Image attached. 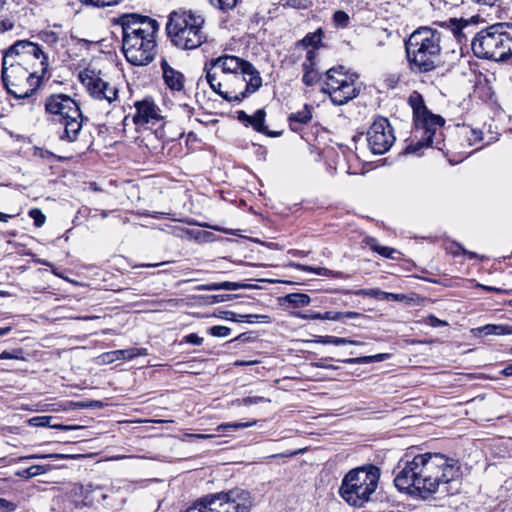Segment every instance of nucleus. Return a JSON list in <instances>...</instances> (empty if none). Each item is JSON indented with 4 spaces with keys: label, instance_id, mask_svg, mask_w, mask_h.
<instances>
[{
    "label": "nucleus",
    "instance_id": "3c124183",
    "mask_svg": "<svg viewBox=\"0 0 512 512\" xmlns=\"http://www.w3.org/2000/svg\"><path fill=\"white\" fill-rule=\"evenodd\" d=\"M50 428L70 431V430H82L85 427L81 426V425H63V424H58V423L53 424L52 422H50Z\"/></svg>",
    "mask_w": 512,
    "mask_h": 512
},
{
    "label": "nucleus",
    "instance_id": "20e7f679",
    "mask_svg": "<svg viewBox=\"0 0 512 512\" xmlns=\"http://www.w3.org/2000/svg\"><path fill=\"white\" fill-rule=\"evenodd\" d=\"M408 103L413 110L414 131L413 140L405 148L408 154L418 153L424 147H434L440 151L444 150V139L442 127L445 120L432 114L425 106L423 97L414 91L408 98Z\"/></svg>",
    "mask_w": 512,
    "mask_h": 512
},
{
    "label": "nucleus",
    "instance_id": "f3484780",
    "mask_svg": "<svg viewBox=\"0 0 512 512\" xmlns=\"http://www.w3.org/2000/svg\"><path fill=\"white\" fill-rule=\"evenodd\" d=\"M160 67L162 71V78L171 92H184L186 80L183 73L172 67L166 59L161 60Z\"/></svg>",
    "mask_w": 512,
    "mask_h": 512
},
{
    "label": "nucleus",
    "instance_id": "cd10ccee",
    "mask_svg": "<svg viewBox=\"0 0 512 512\" xmlns=\"http://www.w3.org/2000/svg\"><path fill=\"white\" fill-rule=\"evenodd\" d=\"M314 342L320 343V344H333V345H345V344L360 345V344H362L359 341L351 340L348 338L329 336V335L317 336V338L314 340Z\"/></svg>",
    "mask_w": 512,
    "mask_h": 512
},
{
    "label": "nucleus",
    "instance_id": "f8f14e48",
    "mask_svg": "<svg viewBox=\"0 0 512 512\" xmlns=\"http://www.w3.org/2000/svg\"><path fill=\"white\" fill-rule=\"evenodd\" d=\"M358 77V74L350 72L343 65L332 67L325 73V86L322 91L329 95L333 104L344 105L359 94L356 85Z\"/></svg>",
    "mask_w": 512,
    "mask_h": 512
},
{
    "label": "nucleus",
    "instance_id": "ea45409f",
    "mask_svg": "<svg viewBox=\"0 0 512 512\" xmlns=\"http://www.w3.org/2000/svg\"><path fill=\"white\" fill-rule=\"evenodd\" d=\"M29 216L34 220V225L36 227H41L45 223L46 217L40 209H31L29 211Z\"/></svg>",
    "mask_w": 512,
    "mask_h": 512
},
{
    "label": "nucleus",
    "instance_id": "0eeeda50",
    "mask_svg": "<svg viewBox=\"0 0 512 512\" xmlns=\"http://www.w3.org/2000/svg\"><path fill=\"white\" fill-rule=\"evenodd\" d=\"M49 121L58 126L59 138L74 142L82 130L83 115L79 104L66 94H52L45 100Z\"/></svg>",
    "mask_w": 512,
    "mask_h": 512
},
{
    "label": "nucleus",
    "instance_id": "6ab92c4d",
    "mask_svg": "<svg viewBox=\"0 0 512 512\" xmlns=\"http://www.w3.org/2000/svg\"><path fill=\"white\" fill-rule=\"evenodd\" d=\"M148 350L146 348H128L122 350H115L104 355L108 362L116 360H131L138 356H147Z\"/></svg>",
    "mask_w": 512,
    "mask_h": 512
},
{
    "label": "nucleus",
    "instance_id": "2eb2a0df",
    "mask_svg": "<svg viewBox=\"0 0 512 512\" xmlns=\"http://www.w3.org/2000/svg\"><path fill=\"white\" fill-rule=\"evenodd\" d=\"M394 141L392 127L384 117L377 118L367 131V142L374 154L386 153Z\"/></svg>",
    "mask_w": 512,
    "mask_h": 512
},
{
    "label": "nucleus",
    "instance_id": "9b49d317",
    "mask_svg": "<svg viewBox=\"0 0 512 512\" xmlns=\"http://www.w3.org/2000/svg\"><path fill=\"white\" fill-rule=\"evenodd\" d=\"M25 64L11 61L2 62V80L7 92L16 99L30 98L38 89L40 77L29 71Z\"/></svg>",
    "mask_w": 512,
    "mask_h": 512
},
{
    "label": "nucleus",
    "instance_id": "c03bdc74",
    "mask_svg": "<svg viewBox=\"0 0 512 512\" xmlns=\"http://www.w3.org/2000/svg\"><path fill=\"white\" fill-rule=\"evenodd\" d=\"M0 359H15V360H24L23 351L21 349L13 350V351H3L0 354Z\"/></svg>",
    "mask_w": 512,
    "mask_h": 512
},
{
    "label": "nucleus",
    "instance_id": "7ed1b4c3",
    "mask_svg": "<svg viewBox=\"0 0 512 512\" xmlns=\"http://www.w3.org/2000/svg\"><path fill=\"white\" fill-rule=\"evenodd\" d=\"M114 25L121 28L122 51L128 62L144 66L153 61L159 30L155 19L136 13L123 14L114 20Z\"/></svg>",
    "mask_w": 512,
    "mask_h": 512
},
{
    "label": "nucleus",
    "instance_id": "4468645a",
    "mask_svg": "<svg viewBox=\"0 0 512 512\" xmlns=\"http://www.w3.org/2000/svg\"><path fill=\"white\" fill-rule=\"evenodd\" d=\"M31 59L40 60L41 73L44 74L48 68V58L39 45L33 42L27 40L18 41L10 46L3 56L5 65L11 61L27 64Z\"/></svg>",
    "mask_w": 512,
    "mask_h": 512
},
{
    "label": "nucleus",
    "instance_id": "f257e3e1",
    "mask_svg": "<svg viewBox=\"0 0 512 512\" xmlns=\"http://www.w3.org/2000/svg\"><path fill=\"white\" fill-rule=\"evenodd\" d=\"M395 486L427 498L434 493L452 494V484L461 476L459 461L441 453L402 458L394 470Z\"/></svg>",
    "mask_w": 512,
    "mask_h": 512
},
{
    "label": "nucleus",
    "instance_id": "4d7b16f0",
    "mask_svg": "<svg viewBox=\"0 0 512 512\" xmlns=\"http://www.w3.org/2000/svg\"><path fill=\"white\" fill-rule=\"evenodd\" d=\"M72 405L74 408H80V409L91 408L90 401L74 402V403H72Z\"/></svg>",
    "mask_w": 512,
    "mask_h": 512
},
{
    "label": "nucleus",
    "instance_id": "13d9d810",
    "mask_svg": "<svg viewBox=\"0 0 512 512\" xmlns=\"http://www.w3.org/2000/svg\"><path fill=\"white\" fill-rule=\"evenodd\" d=\"M13 25L11 23H7V22H4V21H1L0 22V33H3L7 30H10L12 29Z\"/></svg>",
    "mask_w": 512,
    "mask_h": 512
},
{
    "label": "nucleus",
    "instance_id": "052dcab7",
    "mask_svg": "<svg viewBox=\"0 0 512 512\" xmlns=\"http://www.w3.org/2000/svg\"><path fill=\"white\" fill-rule=\"evenodd\" d=\"M471 1L475 2L477 4L493 6L497 0H471Z\"/></svg>",
    "mask_w": 512,
    "mask_h": 512
},
{
    "label": "nucleus",
    "instance_id": "a211bd4d",
    "mask_svg": "<svg viewBox=\"0 0 512 512\" xmlns=\"http://www.w3.org/2000/svg\"><path fill=\"white\" fill-rule=\"evenodd\" d=\"M96 491L97 488L92 484H74L69 492V495L70 498L74 501L76 507L90 506L96 500L94 497V493Z\"/></svg>",
    "mask_w": 512,
    "mask_h": 512
},
{
    "label": "nucleus",
    "instance_id": "6e6d98bb",
    "mask_svg": "<svg viewBox=\"0 0 512 512\" xmlns=\"http://www.w3.org/2000/svg\"><path fill=\"white\" fill-rule=\"evenodd\" d=\"M381 299H386V300H399V295L398 294H394V293H389V292H383L381 293Z\"/></svg>",
    "mask_w": 512,
    "mask_h": 512
},
{
    "label": "nucleus",
    "instance_id": "c85d7f7f",
    "mask_svg": "<svg viewBox=\"0 0 512 512\" xmlns=\"http://www.w3.org/2000/svg\"><path fill=\"white\" fill-rule=\"evenodd\" d=\"M367 245L370 247L371 250L377 252L381 256L389 259H395L394 254L398 253L395 249L379 245L374 238H369L367 240Z\"/></svg>",
    "mask_w": 512,
    "mask_h": 512
},
{
    "label": "nucleus",
    "instance_id": "412c9836",
    "mask_svg": "<svg viewBox=\"0 0 512 512\" xmlns=\"http://www.w3.org/2000/svg\"><path fill=\"white\" fill-rule=\"evenodd\" d=\"M322 37V29H317L315 32L308 33L302 40L298 41L295 45V50L299 52L297 58L300 57L301 52H306L308 49H314V51H316L321 43Z\"/></svg>",
    "mask_w": 512,
    "mask_h": 512
},
{
    "label": "nucleus",
    "instance_id": "774afa93",
    "mask_svg": "<svg viewBox=\"0 0 512 512\" xmlns=\"http://www.w3.org/2000/svg\"><path fill=\"white\" fill-rule=\"evenodd\" d=\"M295 316L300 318V319H304V320H309L310 319L309 313L297 312V313H295Z\"/></svg>",
    "mask_w": 512,
    "mask_h": 512
},
{
    "label": "nucleus",
    "instance_id": "c9c22d12",
    "mask_svg": "<svg viewBox=\"0 0 512 512\" xmlns=\"http://www.w3.org/2000/svg\"><path fill=\"white\" fill-rule=\"evenodd\" d=\"M321 80V75L317 70H309L303 73L302 81L306 86H312Z\"/></svg>",
    "mask_w": 512,
    "mask_h": 512
},
{
    "label": "nucleus",
    "instance_id": "5701e85b",
    "mask_svg": "<svg viewBox=\"0 0 512 512\" xmlns=\"http://www.w3.org/2000/svg\"><path fill=\"white\" fill-rule=\"evenodd\" d=\"M249 285L238 282H221V283H210L202 284L196 287L198 291H218V290H238L248 288Z\"/></svg>",
    "mask_w": 512,
    "mask_h": 512
},
{
    "label": "nucleus",
    "instance_id": "1a4fd4ad",
    "mask_svg": "<svg viewBox=\"0 0 512 512\" xmlns=\"http://www.w3.org/2000/svg\"><path fill=\"white\" fill-rule=\"evenodd\" d=\"M474 55L481 59L504 61L512 55V24L498 23L478 32L472 42Z\"/></svg>",
    "mask_w": 512,
    "mask_h": 512
},
{
    "label": "nucleus",
    "instance_id": "a19ab883",
    "mask_svg": "<svg viewBox=\"0 0 512 512\" xmlns=\"http://www.w3.org/2000/svg\"><path fill=\"white\" fill-rule=\"evenodd\" d=\"M231 329L226 326L216 325L209 329V333L214 337H227L230 335Z\"/></svg>",
    "mask_w": 512,
    "mask_h": 512
},
{
    "label": "nucleus",
    "instance_id": "4c0bfd02",
    "mask_svg": "<svg viewBox=\"0 0 512 512\" xmlns=\"http://www.w3.org/2000/svg\"><path fill=\"white\" fill-rule=\"evenodd\" d=\"M209 1L213 6L219 8L223 11H228V10L233 9L237 5L239 0H209Z\"/></svg>",
    "mask_w": 512,
    "mask_h": 512
},
{
    "label": "nucleus",
    "instance_id": "58836bf2",
    "mask_svg": "<svg viewBox=\"0 0 512 512\" xmlns=\"http://www.w3.org/2000/svg\"><path fill=\"white\" fill-rule=\"evenodd\" d=\"M333 21L338 27H346L349 23V15L342 10H338L333 14Z\"/></svg>",
    "mask_w": 512,
    "mask_h": 512
},
{
    "label": "nucleus",
    "instance_id": "39448f33",
    "mask_svg": "<svg viewBox=\"0 0 512 512\" xmlns=\"http://www.w3.org/2000/svg\"><path fill=\"white\" fill-rule=\"evenodd\" d=\"M203 14L192 9L173 10L166 24L167 36L171 43L181 50H194L207 42Z\"/></svg>",
    "mask_w": 512,
    "mask_h": 512
},
{
    "label": "nucleus",
    "instance_id": "dca6fc26",
    "mask_svg": "<svg viewBox=\"0 0 512 512\" xmlns=\"http://www.w3.org/2000/svg\"><path fill=\"white\" fill-rule=\"evenodd\" d=\"M136 113L132 116V121L136 125H144L159 120V108L152 99L145 98L135 102Z\"/></svg>",
    "mask_w": 512,
    "mask_h": 512
},
{
    "label": "nucleus",
    "instance_id": "de8ad7c7",
    "mask_svg": "<svg viewBox=\"0 0 512 512\" xmlns=\"http://www.w3.org/2000/svg\"><path fill=\"white\" fill-rule=\"evenodd\" d=\"M381 293L382 291L378 289H360L355 292L358 296H369L377 299H381Z\"/></svg>",
    "mask_w": 512,
    "mask_h": 512
},
{
    "label": "nucleus",
    "instance_id": "bb28decb",
    "mask_svg": "<svg viewBox=\"0 0 512 512\" xmlns=\"http://www.w3.org/2000/svg\"><path fill=\"white\" fill-rule=\"evenodd\" d=\"M52 469V466L47 465H32L26 469L17 472V475L22 478H32L41 474H45Z\"/></svg>",
    "mask_w": 512,
    "mask_h": 512
},
{
    "label": "nucleus",
    "instance_id": "b1692460",
    "mask_svg": "<svg viewBox=\"0 0 512 512\" xmlns=\"http://www.w3.org/2000/svg\"><path fill=\"white\" fill-rule=\"evenodd\" d=\"M448 26L451 29V31L453 32L454 36L457 38L459 43L462 44V43L467 42L468 39H467L466 32L464 30L470 26V23L468 20H465L462 18L461 19L451 18L449 20Z\"/></svg>",
    "mask_w": 512,
    "mask_h": 512
},
{
    "label": "nucleus",
    "instance_id": "e2e57ef3",
    "mask_svg": "<svg viewBox=\"0 0 512 512\" xmlns=\"http://www.w3.org/2000/svg\"><path fill=\"white\" fill-rule=\"evenodd\" d=\"M504 376H512V364H509L508 366H506L502 372H501Z\"/></svg>",
    "mask_w": 512,
    "mask_h": 512
},
{
    "label": "nucleus",
    "instance_id": "e433bc0d",
    "mask_svg": "<svg viewBox=\"0 0 512 512\" xmlns=\"http://www.w3.org/2000/svg\"><path fill=\"white\" fill-rule=\"evenodd\" d=\"M81 3L85 5H90L93 7L103 8L107 6H113L118 4L121 0H79Z\"/></svg>",
    "mask_w": 512,
    "mask_h": 512
},
{
    "label": "nucleus",
    "instance_id": "603ef678",
    "mask_svg": "<svg viewBox=\"0 0 512 512\" xmlns=\"http://www.w3.org/2000/svg\"><path fill=\"white\" fill-rule=\"evenodd\" d=\"M455 250L452 251L454 255H457L458 253H462L464 255H467L470 259H476L478 258V254L472 251L466 250L464 247H462L460 244L455 245Z\"/></svg>",
    "mask_w": 512,
    "mask_h": 512
},
{
    "label": "nucleus",
    "instance_id": "f03ea898",
    "mask_svg": "<svg viewBox=\"0 0 512 512\" xmlns=\"http://www.w3.org/2000/svg\"><path fill=\"white\" fill-rule=\"evenodd\" d=\"M206 81L228 102H241L262 86L259 71L250 62L223 55L205 64Z\"/></svg>",
    "mask_w": 512,
    "mask_h": 512
},
{
    "label": "nucleus",
    "instance_id": "69168bd1",
    "mask_svg": "<svg viewBox=\"0 0 512 512\" xmlns=\"http://www.w3.org/2000/svg\"><path fill=\"white\" fill-rule=\"evenodd\" d=\"M91 408H102L104 406L103 402L98 400H92L90 401Z\"/></svg>",
    "mask_w": 512,
    "mask_h": 512
},
{
    "label": "nucleus",
    "instance_id": "4be33fe9",
    "mask_svg": "<svg viewBox=\"0 0 512 512\" xmlns=\"http://www.w3.org/2000/svg\"><path fill=\"white\" fill-rule=\"evenodd\" d=\"M247 122L259 133L266 134L271 137L279 136V132H271L265 126V111L257 110L252 116H247Z\"/></svg>",
    "mask_w": 512,
    "mask_h": 512
},
{
    "label": "nucleus",
    "instance_id": "a18cd8bd",
    "mask_svg": "<svg viewBox=\"0 0 512 512\" xmlns=\"http://www.w3.org/2000/svg\"><path fill=\"white\" fill-rule=\"evenodd\" d=\"M269 401H270L269 399H266L261 396L245 397V398L239 400L240 404L244 405V406L256 405L259 403L269 402Z\"/></svg>",
    "mask_w": 512,
    "mask_h": 512
},
{
    "label": "nucleus",
    "instance_id": "7c9ffc66",
    "mask_svg": "<svg viewBox=\"0 0 512 512\" xmlns=\"http://www.w3.org/2000/svg\"><path fill=\"white\" fill-rule=\"evenodd\" d=\"M316 56H317V52L314 51V49H308L306 52H305V60L304 62L302 63V70H303V73L305 71H309V70H316L315 66H316Z\"/></svg>",
    "mask_w": 512,
    "mask_h": 512
},
{
    "label": "nucleus",
    "instance_id": "9d476101",
    "mask_svg": "<svg viewBox=\"0 0 512 512\" xmlns=\"http://www.w3.org/2000/svg\"><path fill=\"white\" fill-rule=\"evenodd\" d=\"M253 504V497L249 491L236 488L207 495L184 512H250Z\"/></svg>",
    "mask_w": 512,
    "mask_h": 512
},
{
    "label": "nucleus",
    "instance_id": "f704fd0d",
    "mask_svg": "<svg viewBox=\"0 0 512 512\" xmlns=\"http://www.w3.org/2000/svg\"><path fill=\"white\" fill-rule=\"evenodd\" d=\"M52 416H35L28 420V424L33 427H50Z\"/></svg>",
    "mask_w": 512,
    "mask_h": 512
},
{
    "label": "nucleus",
    "instance_id": "680f3d73",
    "mask_svg": "<svg viewBox=\"0 0 512 512\" xmlns=\"http://www.w3.org/2000/svg\"><path fill=\"white\" fill-rule=\"evenodd\" d=\"M342 313H343V318L354 319V318H357L360 316L359 313L353 312V311H347V312H342Z\"/></svg>",
    "mask_w": 512,
    "mask_h": 512
},
{
    "label": "nucleus",
    "instance_id": "aec40b11",
    "mask_svg": "<svg viewBox=\"0 0 512 512\" xmlns=\"http://www.w3.org/2000/svg\"><path fill=\"white\" fill-rule=\"evenodd\" d=\"M312 119V107L305 104L303 108L297 112H293L288 116L290 129L297 132L301 125L307 124Z\"/></svg>",
    "mask_w": 512,
    "mask_h": 512
},
{
    "label": "nucleus",
    "instance_id": "8fccbe9b",
    "mask_svg": "<svg viewBox=\"0 0 512 512\" xmlns=\"http://www.w3.org/2000/svg\"><path fill=\"white\" fill-rule=\"evenodd\" d=\"M343 319V313L338 311H328L322 313V320L340 321Z\"/></svg>",
    "mask_w": 512,
    "mask_h": 512
},
{
    "label": "nucleus",
    "instance_id": "423d86ee",
    "mask_svg": "<svg viewBox=\"0 0 512 512\" xmlns=\"http://www.w3.org/2000/svg\"><path fill=\"white\" fill-rule=\"evenodd\" d=\"M441 34L430 27L415 30L405 42V50L410 69L414 73H427L434 70L441 52Z\"/></svg>",
    "mask_w": 512,
    "mask_h": 512
},
{
    "label": "nucleus",
    "instance_id": "864d4df0",
    "mask_svg": "<svg viewBox=\"0 0 512 512\" xmlns=\"http://www.w3.org/2000/svg\"><path fill=\"white\" fill-rule=\"evenodd\" d=\"M14 509V505L7 500L0 498V512H9Z\"/></svg>",
    "mask_w": 512,
    "mask_h": 512
},
{
    "label": "nucleus",
    "instance_id": "bf43d9fd",
    "mask_svg": "<svg viewBox=\"0 0 512 512\" xmlns=\"http://www.w3.org/2000/svg\"><path fill=\"white\" fill-rule=\"evenodd\" d=\"M214 302H222L231 299L230 295H214L212 296Z\"/></svg>",
    "mask_w": 512,
    "mask_h": 512
},
{
    "label": "nucleus",
    "instance_id": "2f4dec72",
    "mask_svg": "<svg viewBox=\"0 0 512 512\" xmlns=\"http://www.w3.org/2000/svg\"><path fill=\"white\" fill-rule=\"evenodd\" d=\"M74 457H75L74 455L58 454V453H54V454H33V455H28V456L20 457L19 460L20 461H24V460L45 459V458L70 459V458H74Z\"/></svg>",
    "mask_w": 512,
    "mask_h": 512
},
{
    "label": "nucleus",
    "instance_id": "338daca9",
    "mask_svg": "<svg viewBox=\"0 0 512 512\" xmlns=\"http://www.w3.org/2000/svg\"><path fill=\"white\" fill-rule=\"evenodd\" d=\"M10 218H12V215L0 212V221L1 222H8V220Z\"/></svg>",
    "mask_w": 512,
    "mask_h": 512
},
{
    "label": "nucleus",
    "instance_id": "393cba45",
    "mask_svg": "<svg viewBox=\"0 0 512 512\" xmlns=\"http://www.w3.org/2000/svg\"><path fill=\"white\" fill-rule=\"evenodd\" d=\"M477 330L485 336L512 334V326L506 324H487L479 327Z\"/></svg>",
    "mask_w": 512,
    "mask_h": 512
},
{
    "label": "nucleus",
    "instance_id": "72a5a7b5",
    "mask_svg": "<svg viewBox=\"0 0 512 512\" xmlns=\"http://www.w3.org/2000/svg\"><path fill=\"white\" fill-rule=\"evenodd\" d=\"M256 424V420L250 422H234V423H223L217 427L218 431H225L228 429H241L254 426Z\"/></svg>",
    "mask_w": 512,
    "mask_h": 512
},
{
    "label": "nucleus",
    "instance_id": "79ce46f5",
    "mask_svg": "<svg viewBox=\"0 0 512 512\" xmlns=\"http://www.w3.org/2000/svg\"><path fill=\"white\" fill-rule=\"evenodd\" d=\"M465 134L469 142V145H474L477 142L481 141L483 138L482 131L476 129H468Z\"/></svg>",
    "mask_w": 512,
    "mask_h": 512
},
{
    "label": "nucleus",
    "instance_id": "6e6552de",
    "mask_svg": "<svg viewBox=\"0 0 512 512\" xmlns=\"http://www.w3.org/2000/svg\"><path fill=\"white\" fill-rule=\"evenodd\" d=\"M380 476V469L371 464L351 469L341 481L339 495L348 505L363 507L372 500Z\"/></svg>",
    "mask_w": 512,
    "mask_h": 512
},
{
    "label": "nucleus",
    "instance_id": "37998d69",
    "mask_svg": "<svg viewBox=\"0 0 512 512\" xmlns=\"http://www.w3.org/2000/svg\"><path fill=\"white\" fill-rule=\"evenodd\" d=\"M40 38L49 45L57 43L59 39L57 33L50 30L42 31L40 33Z\"/></svg>",
    "mask_w": 512,
    "mask_h": 512
},
{
    "label": "nucleus",
    "instance_id": "c756f323",
    "mask_svg": "<svg viewBox=\"0 0 512 512\" xmlns=\"http://www.w3.org/2000/svg\"><path fill=\"white\" fill-rule=\"evenodd\" d=\"M387 358H388V354H376L373 356L350 358V359L343 360V362L350 363V364H367V363H372V362H380V361L386 360Z\"/></svg>",
    "mask_w": 512,
    "mask_h": 512
},
{
    "label": "nucleus",
    "instance_id": "473e14b6",
    "mask_svg": "<svg viewBox=\"0 0 512 512\" xmlns=\"http://www.w3.org/2000/svg\"><path fill=\"white\" fill-rule=\"evenodd\" d=\"M262 318L264 319V322H268L269 317L267 315H239L232 311H225L223 312V318L230 321L240 322L244 318Z\"/></svg>",
    "mask_w": 512,
    "mask_h": 512
},
{
    "label": "nucleus",
    "instance_id": "ddd939ff",
    "mask_svg": "<svg viewBox=\"0 0 512 512\" xmlns=\"http://www.w3.org/2000/svg\"><path fill=\"white\" fill-rule=\"evenodd\" d=\"M79 80L93 99L111 106L118 101L119 90L106 76L95 70L85 69L80 72Z\"/></svg>",
    "mask_w": 512,
    "mask_h": 512
},
{
    "label": "nucleus",
    "instance_id": "09e8293b",
    "mask_svg": "<svg viewBox=\"0 0 512 512\" xmlns=\"http://www.w3.org/2000/svg\"><path fill=\"white\" fill-rule=\"evenodd\" d=\"M298 268L304 270V271H309V272H313L317 275H321V276H327L330 271L326 268H313V267H310V266H305V265H297Z\"/></svg>",
    "mask_w": 512,
    "mask_h": 512
},
{
    "label": "nucleus",
    "instance_id": "5fc2aeb1",
    "mask_svg": "<svg viewBox=\"0 0 512 512\" xmlns=\"http://www.w3.org/2000/svg\"><path fill=\"white\" fill-rule=\"evenodd\" d=\"M203 339L199 337L197 334H189L186 336V342L193 344V345H201Z\"/></svg>",
    "mask_w": 512,
    "mask_h": 512
},
{
    "label": "nucleus",
    "instance_id": "49530a36",
    "mask_svg": "<svg viewBox=\"0 0 512 512\" xmlns=\"http://www.w3.org/2000/svg\"><path fill=\"white\" fill-rule=\"evenodd\" d=\"M285 5L290 6L295 9H304L307 8L311 0H283Z\"/></svg>",
    "mask_w": 512,
    "mask_h": 512
},
{
    "label": "nucleus",
    "instance_id": "a878e982",
    "mask_svg": "<svg viewBox=\"0 0 512 512\" xmlns=\"http://www.w3.org/2000/svg\"><path fill=\"white\" fill-rule=\"evenodd\" d=\"M283 301L290 304L293 308H301L309 305L311 298L304 293H290L283 298Z\"/></svg>",
    "mask_w": 512,
    "mask_h": 512
},
{
    "label": "nucleus",
    "instance_id": "0e129e2a",
    "mask_svg": "<svg viewBox=\"0 0 512 512\" xmlns=\"http://www.w3.org/2000/svg\"><path fill=\"white\" fill-rule=\"evenodd\" d=\"M310 320H322V313L312 312L309 313Z\"/></svg>",
    "mask_w": 512,
    "mask_h": 512
}]
</instances>
